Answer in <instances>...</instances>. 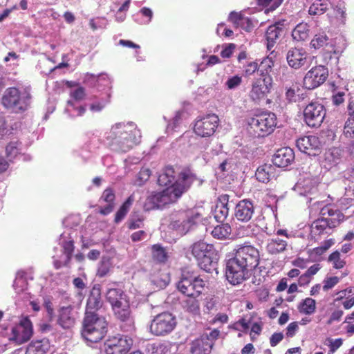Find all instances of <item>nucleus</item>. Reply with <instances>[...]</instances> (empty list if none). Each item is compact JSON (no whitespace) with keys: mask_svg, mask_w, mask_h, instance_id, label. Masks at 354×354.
Instances as JSON below:
<instances>
[{"mask_svg":"<svg viewBox=\"0 0 354 354\" xmlns=\"http://www.w3.org/2000/svg\"><path fill=\"white\" fill-rule=\"evenodd\" d=\"M260 263L259 250L249 243L238 245L226 261L225 277L234 286L248 280Z\"/></svg>","mask_w":354,"mask_h":354,"instance_id":"obj_1","label":"nucleus"},{"mask_svg":"<svg viewBox=\"0 0 354 354\" xmlns=\"http://www.w3.org/2000/svg\"><path fill=\"white\" fill-rule=\"evenodd\" d=\"M141 133L133 122H119L106 133V139L115 151L127 152L141 140Z\"/></svg>","mask_w":354,"mask_h":354,"instance_id":"obj_2","label":"nucleus"},{"mask_svg":"<svg viewBox=\"0 0 354 354\" xmlns=\"http://www.w3.org/2000/svg\"><path fill=\"white\" fill-rule=\"evenodd\" d=\"M108 324L105 318L98 315L84 316L81 334L87 342L97 343L106 335Z\"/></svg>","mask_w":354,"mask_h":354,"instance_id":"obj_3","label":"nucleus"},{"mask_svg":"<svg viewBox=\"0 0 354 354\" xmlns=\"http://www.w3.org/2000/svg\"><path fill=\"white\" fill-rule=\"evenodd\" d=\"M190 250L201 269L207 272L216 270L218 259L213 245L197 241L190 246Z\"/></svg>","mask_w":354,"mask_h":354,"instance_id":"obj_4","label":"nucleus"},{"mask_svg":"<svg viewBox=\"0 0 354 354\" xmlns=\"http://www.w3.org/2000/svg\"><path fill=\"white\" fill-rule=\"evenodd\" d=\"M278 120L275 113L263 111L255 114L249 121V125L259 137L272 134L277 127Z\"/></svg>","mask_w":354,"mask_h":354,"instance_id":"obj_5","label":"nucleus"},{"mask_svg":"<svg viewBox=\"0 0 354 354\" xmlns=\"http://www.w3.org/2000/svg\"><path fill=\"white\" fill-rule=\"evenodd\" d=\"M205 281L200 277L189 272L183 273L177 283V289L189 298H198L203 292Z\"/></svg>","mask_w":354,"mask_h":354,"instance_id":"obj_6","label":"nucleus"},{"mask_svg":"<svg viewBox=\"0 0 354 354\" xmlns=\"http://www.w3.org/2000/svg\"><path fill=\"white\" fill-rule=\"evenodd\" d=\"M31 96L27 90H10L2 97L3 105L15 113L26 111L30 105Z\"/></svg>","mask_w":354,"mask_h":354,"instance_id":"obj_7","label":"nucleus"},{"mask_svg":"<svg viewBox=\"0 0 354 354\" xmlns=\"http://www.w3.org/2000/svg\"><path fill=\"white\" fill-rule=\"evenodd\" d=\"M201 218L202 214L197 209H187L175 215L169 227L180 235H184L193 225L201 221Z\"/></svg>","mask_w":354,"mask_h":354,"instance_id":"obj_8","label":"nucleus"},{"mask_svg":"<svg viewBox=\"0 0 354 354\" xmlns=\"http://www.w3.org/2000/svg\"><path fill=\"white\" fill-rule=\"evenodd\" d=\"M177 324L176 317L169 312L156 315L150 325V332L156 336H165L171 333Z\"/></svg>","mask_w":354,"mask_h":354,"instance_id":"obj_9","label":"nucleus"},{"mask_svg":"<svg viewBox=\"0 0 354 354\" xmlns=\"http://www.w3.org/2000/svg\"><path fill=\"white\" fill-rule=\"evenodd\" d=\"M219 122V118L215 113L199 116L195 120L193 131L201 138H209L216 132Z\"/></svg>","mask_w":354,"mask_h":354,"instance_id":"obj_10","label":"nucleus"},{"mask_svg":"<svg viewBox=\"0 0 354 354\" xmlns=\"http://www.w3.org/2000/svg\"><path fill=\"white\" fill-rule=\"evenodd\" d=\"M325 116V107L317 102L308 104L304 110V121L310 127H319Z\"/></svg>","mask_w":354,"mask_h":354,"instance_id":"obj_11","label":"nucleus"},{"mask_svg":"<svg viewBox=\"0 0 354 354\" xmlns=\"http://www.w3.org/2000/svg\"><path fill=\"white\" fill-rule=\"evenodd\" d=\"M196 180V176L192 169L185 167L178 173L176 180L169 187L176 197L179 198Z\"/></svg>","mask_w":354,"mask_h":354,"instance_id":"obj_12","label":"nucleus"},{"mask_svg":"<svg viewBox=\"0 0 354 354\" xmlns=\"http://www.w3.org/2000/svg\"><path fill=\"white\" fill-rule=\"evenodd\" d=\"M133 344V340L127 336L116 335L109 337L104 342L106 354H127Z\"/></svg>","mask_w":354,"mask_h":354,"instance_id":"obj_13","label":"nucleus"},{"mask_svg":"<svg viewBox=\"0 0 354 354\" xmlns=\"http://www.w3.org/2000/svg\"><path fill=\"white\" fill-rule=\"evenodd\" d=\"M32 334V324L28 317H25L21 318L19 323L12 328L10 339L19 345L27 342Z\"/></svg>","mask_w":354,"mask_h":354,"instance_id":"obj_14","label":"nucleus"},{"mask_svg":"<svg viewBox=\"0 0 354 354\" xmlns=\"http://www.w3.org/2000/svg\"><path fill=\"white\" fill-rule=\"evenodd\" d=\"M178 199L169 186L161 192H154L149 196L145 206L148 209L160 208L165 205L176 202Z\"/></svg>","mask_w":354,"mask_h":354,"instance_id":"obj_15","label":"nucleus"},{"mask_svg":"<svg viewBox=\"0 0 354 354\" xmlns=\"http://www.w3.org/2000/svg\"><path fill=\"white\" fill-rule=\"evenodd\" d=\"M328 75V69L323 66L311 68L304 78V88H317L326 81Z\"/></svg>","mask_w":354,"mask_h":354,"instance_id":"obj_16","label":"nucleus"},{"mask_svg":"<svg viewBox=\"0 0 354 354\" xmlns=\"http://www.w3.org/2000/svg\"><path fill=\"white\" fill-rule=\"evenodd\" d=\"M255 207L250 199L239 201L234 207V217L242 223H248L252 220L254 215Z\"/></svg>","mask_w":354,"mask_h":354,"instance_id":"obj_17","label":"nucleus"},{"mask_svg":"<svg viewBox=\"0 0 354 354\" xmlns=\"http://www.w3.org/2000/svg\"><path fill=\"white\" fill-rule=\"evenodd\" d=\"M320 216L329 225L330 229L339 226L345 219L344 214L330 205H325L321 209Z\"/></svg>","mask_w":354,"mask_h":354,"instance_id":"obj_18","label":"nucleus"},{"mask_svg":"<svg viewBox=\"0 0 354 354\" xmlns=\"http://www.w3.org/2000/svg\"><path fill=\"white\" fill-rule=\"evenodd\" d=\"M297 147L301 152L308 155H315L319 149L320 141L315 136H304L297 140Z\"/></svg>","mask_w":354,"mask_h":354,"instance_id":"obj_19","label":"nucleus"},{"mask_svg":"<svg viewBox=\"0 0 354 354\" xmlns=\"http://www.w3.org/2000/svg\"><path fill=\"white\" fill-rule=\"evenodd\" d=\"M307 53L304 48H292L288 50L286 59L289 66L297 69L306 64Z\"/></svg>","mask_w":354,"mask_h":354,"instance_id":"obj_20","label":"nucleus"},{"mask_svg":"<svg viewBox=\"0 0 354 354\" xmlns=\"http://www.w3.org/2000/svg\"><path fill=\"white\" fill-rule=\"evenodd\" d=\"M102 304L100 288L95 286L93 287L87 299L84 316L89 315H97L96 311L100 309Z\"/></svg>","mask_w":354,"mask_h":354,"instance_id":"obj_21","label":"nucleus"},{"mask_svg":"<svg viewBox=\"0 0 354 354\" xmlns=\"http://www.w3.org/2000/svg\"><path fill=\"white\" fill-rule=\"evenodd\" d=\"M295 160L294 151L290 147L278 149L272 158L274 165L278 167H286Z\"/></svg>","mask_w":354,"mask_h":354,"instance_id":"obj_22","label":"nucleus"},{"mask_svg":"<svg viewBox=\"0 0 354 354\" xmlns=\"http://www.w3.org/2000/svg\"><path fill=\"white\" fill-rule=\"evenodd\" d=\"M57 324L64 329H69L75 324L73 308L71 306H63L58 310Z\"/></svg>","mask_w":354,"mask_h":354,"instance_id":"obj_23","label":"nucleus"},{"mask_svg":"<svg viewBox=\"0 0 354 354\" xmlns=\"http://www.w3.org/2000/svg\"><path fill=\"white\" fill-rule=\"evenodd\" d=\"M283 21H279L274 24L270 25L268 28L266 37L267 40V48L268 50H272L279 37L283 33Z\"/></svg>","mask_w":354,"mask_h":354,"instance_id":"obj_24","label":"nucleus"},{"mask_svg":"<svg viewBox=\"0 0 354 354\" xmlns=\"http://www.w3.org/2000/svg\"><path fill=\"white\" fill-rule=\"evenodd\" d=\"M50 347V342L46 338L34 340L28 345L26 354H45Z\"/></svg>","mask_w":354,"mask_h":354,"instance_id":"obj_25","label":"nucleus"},{"mask_svg":"<svg viewBox=\"0 0 354 354\" xmlns=\"http://www.w3.org/2000/svg\"><path fill=\"white\" fill-rule=\"evenodd\" d=\"M106 299L111 308L121 302L129 300L125 292L120 288H109L106 293Z\"/></svg>","mask_w":354,"mask_h":354,"instance_id":"obj_26","label":"nucleus"},{"mask_svg":"<svg viewBox=\"0 0 354 354\" xmlns=\"http://www.w3.org/2000/svg\"><path fill=\"white\" fill-rule=\"evenodd\" d=\"M115 195L113 190L111 188L106 189L103 192L100 197V200L107 203V205L104 207H100V214L102 215H107L110 214L113 210L115 206Z\"/></svg>","mask_w":354,"mask_h":354,"instance_id":"obj_27","label":"nucleus"},{"mask_svg":"<svg viewBox=\"0 0 354 354\" xmlns=\"http://www.w3.org/2000/svg\"><path fill=\"white\" fill-rule=\"evenodd\" d=\"M115 318L121 322L128 321L131 315L129 300L121 302L111 308Z\"/></svg>","mask_w":354,"mask_h":354,"instance_id":"obj_28","label":"nucleus"},{"mask_svg":"<svg viewBox=\"0 0 354 354\" xmlns=\"http://www.w3.org/2000/svg\"><path fill=\"white\" fill-rule=\"evenodd\" d=\"M255 176L259 182L266 183L275 176V168L270 164H265L258 167Z\"/></svg>","mask_w":354,"mask_h":354,"instance_id":"obj_29","label":"nucleus"},{"mask_svg":"<svg viewBox=\"0 0 354 354\" xmlns=\"http://www.w3.org/2000/svg\"><path fill=\"white\" fill-rule=\"evenodd\" d=\"M271 90H251L250 96L258 104L267 105L272 102L270 95Z\"/></svg>","mask_w":354,"mask_h":354,"instance_id":"obj_30","label":"nucleus"},{"mask_svg":"<svg viewBox=\"0 0 354 354\" xmlns=\"http://www.w3.org/2000/svg\"><path fill=\"white\" fill-rule=\"evenodd\" d=\"M228 19L236 26H241L246 31H250L252 28V22L248 17H244L241 13L231 12Z\"/></svg>","mask_w":354,"mask_h":354,"instance_id":"obj_31","label":"nucleus"},{"mask_svg":"<svg viewBox=\"0 0 354 354\" xmlns=\"http://www.w3.org/2000/svg\"><path fill=\"white\" fill-rule=\"evenodd\" d=\"M152 260L159 264H164L168 260V254L165 248L160 244H154L151 248Z\"/></svg>","mask_w":354,"mask_h":354,"instance_id":"obj_32","label":"nucleus"},{"mask_svg":"<svg viewBox=\"0 0 354 354\" xmlns=\"http://www.w3.org/2000/svg\"><path fill=\"white\" fill-rule=\"evenodd\" d=\"M308 9L310 15H320L324 14L330 5V0H311Z\"/></svg>","mask_w":354,"mask_h":354,"instance_id":"obj_33","label":"nucleus"},{"mask_svg":"<svg viewBox=\"0 0 354 354\" xmlns=\"http://www.w3.org/2000/svg\"><path fill=\"white\" fill-rule=\"evenodd\" d=\"M175 179V171L171 166L166 167L162 173L158 176V183L160 186L171 185Z\"/></svg>","mask_w":354,"mask_h":354,"instance_id":"obj_34","label":"nucleus"},{"mask_svg":"<svg viewBox=\"0 0 354 354\" xmlns=\"http://www.w3.org/2000/svg\"><path fill=\"white\" fill-rule=\"evenodd\" d=\"M287 247V241L279 238L272 239L267 245V251L272 254L283 252Z\"/></svg>","mask_w":354,"mask_h":354,"instance_id":"obj_35","label":"nucleus"},{"mask_svg":"<svg viewBox=\"0 0 354 354\" xmlns=\"http://www.w3.org/2000/svg\"><path fill=\"white\" fill-rule=\"evenodd\" d=\"M309 36V26L306 23H300L292 31V37L297 41H304Z\"/></svg>","mask_w":354,"mask_h":354,"instance_id":"obj_36","label":"nucleus"},{"mask_svg":"<svg viewBox=\"0 0 354 354\" xmlns=\"http://www.w3.org/2000/svg\"><path fill=\"white\" fill-rule=\"evenodd\" d=\"M286 97L288 102L291 103L309 100L308 93L306 90H287Z\"/></svg>","mask_w":354,"mask_h":354,"instance_id":"obj_37","label":"nucleus"},{"mask_svg":"<svg viewBox=\"0 0 354 354\" xmlns=\"http://www.w3.org/2000/svg\"><path fill=\"white\" fill-rule=\"evenodd\" d=\"M333 15L334 16H329L331 23L338 26L345 24L346 9L342 3H340L333 8Z\"/></svg>","mask_w":354,"mask_h":354,"instance_id":"obj_38","label":"nucleus"},{"mask_svg":"<svg viewBox=\"0 0 354 354\" xmlns=\"http://www.w3.org/2000/svg\"><path fill=\"white\" fill-rule=\"evenodd\" d=\"M232 232V228L228 223H222L218 225L212 231V235L218 239H227Z\"/></svg>","mask_w":354,"mask_h":354,"instance_id":"obj_39","label":"nucleus"},{"mask_svg":"<svg viewBox=\"0 0 354 354\" xmlns=\"http://www.w3.org/2000/svg\"><path fill=\"white\" fill-rule=\"evenodd\" d=\"M299 311L305 315H312L316 310L315 300L308 297L304 299L298 306Z\"/></svg>","mask_w":354,"mask_h":354,"instance_id":"obj_40","label":"nucleus"},{"mask_svg":"<svg viewBox=\"0 0 354 354\" xmlns=\"http://www.w3.org/2000/svg\"><path fill=\"white\" fill-rule=\"evenodd\" d=\"M133 202V198L132 196H130L122 203V205L120 206V207L117 211V212L115 215L114 221L115 223H118L120 222L124 218V216L128 213L131 206L132 205Z\"/></svg>","mask_w":354,"mask_h":354,"instance_id":"obj_41","label":"nucleus"},{"mask_svg":"<svg viewBox=\"0 0 354 354\" xmlns=\"http://www.w3.org/2000/svg\"><path fill=\"white\" fill-rule=\"evenodd\" d=\"M327 228H329V225L322 216L315 220L311 225L312 232L316 235L323 234Z\"/></svg>","mask_w":354,"mask_h":354,"instance_id":"obj_42","label":"nucleus"},{"mask_svg":"<svg viewBox=\"0 0 354 354\" xmlns=\"http://www.w3.org/2000/svg\"><path fill=\"white\" fill-rule=\"evenodd\" d=\"M272 77L268 74H262L256 80L252 88H270L272 86Z\"/></svg>","mask_w":354,"mask_h":354,"instance_id":"obj_43","label":"nucleus"},{"mask_svg":"<svg viewBox=\"0 0 354 354\" xmlns=\"http://www.w3.org/2000/svg\"><path fill=\"white\" fill-rule=\"evenodd\" d=\"M328 37L325 32L316 34L310 41V46L315 48H320L328 44Z\"/></svg>","mask_w":354,"mask_h":354,"instance_id":"obj_44","label":"nucleus"},{"mask_svg":"<svg viewBox=\"0 0 354 354\" xmlns=\"http://www.w3.org/2000/svg\"><path fill=\"white\" fill-rule=\"evenodd\" d=\"M283 1V0H257V2L259 6L266 8L265 12L268 13L277 8Z\"/></svg>","mask_w":354,"mask_h":354,"instance_id":"obj_45","label":"nucleus"},{"mask_svg":"<svg viewBox=\"0 0 354 354\" xmlns=\"http://www.w3.org/2000/svg\"><path fill=\"white\" fill-rule=\"evenodd\" d=\"M18 142H10L6 147V155L10 161L15 158L19 153Z\"/></svg>","mask_w":354,"mask_h":354,"instance_id":"obj_46","label":"nucleus"},{"mask_svg":"<svg viewBox=\"0 0 354 354\" xmlns=\"http://www.w3.org/2000/svg\"><path fill=\"white\" fill-rule=\"evenodd\" d=\"M328 261L331 262L333 268L335 269H341L346 265V261L340 257V252L335 251L332 252L328 257Z\"/></svg>","mask_w":354,"mask_h":354,"instance_id":"obj_47","label":"nucleus"},{"mask_svg":"<svg viewBox=\"0 0 354 354\" xmlns=\"http://www.w3.org/2000/svg\"><path fill=\"white\" fill-rule=\"evenodd\" d=\"M112 86V80L111 78L106 73H102L97 75V80L94 84V87H111Z\"/></svg>","mask_w":354,"mask_h":354,"instance_id":"obj_48","label":"nucleus"},{"mask_svg":"<svg viewBox=\"0 0 354 354\" xmlns=\"http://www.w3.org/2000/svg\"><path fill=\"white\" fill-rule=\"evenodd\" d=\"M151 281L157 286L165 287L168 284L169 277L167 274H162L158 272L157 274H154L152 276Z\"/></svg>","mask_w":354,"mask_h":354,"instance_id":"obj_49","label":"nucleus"},{"mask_svg":"<svg viewBox=\"0 0 354 354\" xmlns=\"http://www.w3.org/2000/svg\"><path fill=\"white\" fill-rule=\"evenodd\" d=\"M230 207H223L218 205H216L214 211V217L217 221L223 222L228 216Z\"/></svg>","mask_w":354,"mask_h":354,"instance_id":"obj_50","label":"nucleus"},{"mask_svg":"<svg viewBox=\"0 0 354 354\" xmlns=\"http://www.w3.org/2000/svg\"><path fill=\"white\" fill-rule=\"evenodd\" d=\"M185 307L189 313L196 314L200 310V304L197 298H189L185 301Z\"/></svg>","mask_w":354,"mask_h":354,"instance_id":"obj_51","label":"nucleus"},{"mask_svg":"<svg viewBox=\"0 0 354 354\" xmlns=\"http://www.w3.org/2000/svg\"><path fill=\"white\" fill-rule=\"evenodd\" d=\"M187 113L183 110L177 111L175 116L173 118L171 122L169 124V127H171L172 129H174L181 124L183 120H185L187 118Z\"/></svg>","mask_w":354,"mask_h":354,"instance_id":"obj_52","label":"nucleus"},{"mask_svg":"<svg viewBox=\"0 0 354 354\" xmlns=\"http://www.w3.org/2000/svg\"><path fill=\"white\" fill-rule=\"evenodd\" d=\"M326 341L328 342V344H326V345H328L329 347L328 354H334V353L336 352V351L340 348L343 344V340L342 338H337L335 339L327 338Z\"/></svg>","mask_w":354,"mask_h":354,"instance_id":"obj_53","label":"nucleus"},{"mask_svg":"<svg viewBox=\"0 0 354 354\" xmlns=\"http://www.w3.org/2000/svg\"><path fill=\"white\" fill-rule=\"evenodd\" d=\"M62 247L64 253L66 256V261L69 262L72 258V254L75 249L74 241L73 240L65 241L64 242Z\"/></svg>","mask_w":354,"mask_h":354,"instance_id":"obj_54","label":"nucleus"},{"mask_svg":"<svg viewBox=\"0 0 354 354\" xmlns=\"http://www.w3.org/2000/svg\"><path fill=\"white\" fill-rule=\"evenodd\" d=\"M343 133L348 138H354V121L351 118L346 121Z\"/></svg>","mask_w":354,"mask_h":354,"instance_id":"obj_55","label":"nucleus"},{"mask_svg":"<svg viewBox=\"0 0 354 354\" xmlns=\"http://www.w3.org/2000/svg\"><path fill=\"white\" fill-rule=\"evenodd\" d=\"M334 243L333 239H328L325 241L321 246L317 247L313 249L315 254L318 256L322 255L325 253Z\"/></svg>","mask_w":354,"mask_h":354,"instance_id":"obj_56","label":"nucleus"},{"mask_svg":"<svg viewBox=\"0 0 354 354\" xmlns=\"http://www.w3.org/2000/svg\"><path fill=\"white\" fill-rule=\"evenodd\" d=\"M233 195L223 194H221L217 199L216 205L223 206V207H229L230 203H234L233 200Z\"/></svg>","mask_w":354,"mask_h":354,"instance_id":"obj_57","label":"nucleus"},{"mask_svg":"<svg viewBox=\"0 0 354 354\" xmlns=\"http://www.w3.org/2000/svg\"><path fill=\"white\" fill-rule=\"evenodd\" d=\"M236 45L234 44H226L223 46V50L221 52V55L223 58H229L232 56Z\"/></svg>","mask_w":354,"mask_h":354,"instance_id":"obj_58","label":"nucleus"},{"mask_svg":"<svg viewBox=\"0 0 354 354\" xmlns=\"http://www.w3.org/2000/svg\"><path fill=\"white\" fill-rule=\"evenodd\" d=\"M242 82V77L239 75H234L228 78L226 82V85L228 88H234L241 85Z\"/></svg>","mask_w":354,"mask_h":354,"instance_id":"obj_59","label":"nucleus"},{"mask_svg":"<svg viewBox=\"0 0 354 354\" xmlns=\"http://www.w3.org/2000/svg\"><path fill=\"white\" fill-rule=\"evenodd\" d=\"M339 279L337 277H332L324 280L323 290L327 291L333 288L336 284L338 283Z\"/></svg>","mask_w":354,"mask_h":354,"instance_id":"obj_60","label":"nucleus"},{"mask_svg":"<svg viewBox=\"0 0 354 354\" xmlns=\"http://www.w3.org/2000/svg\"><path fill=\"white\" fill-rule=\"evenodd\" d=\"M151 176V170L148 168H142L140 169L138 174V180L139 181V185H142L145 182H146Z\"/></svg>","mask_w":354,"mask_h":354,"instance_id":"obj_61","label":"nucleus"},{"mask_svg":"<svg viewBox=\"0 0 354 354\" xmlns=\"http://www.w3.org/2000/svg\"><path fill=\"white\" fill-rule=\"evenodd\" d=\"M299 329V324L297 322H291L286 328V335L287 337H292L295 335Z\"/></svg>","mask_w":354,"mask_h":354,"instance_id":"obj_62","label":"nucleus"},{"mask_svg":"<svg viewBox=\"0 0 354 354\" xmlns=\"http://www.w3.org/2000/svg\"><path fill=\"white\" fill-rule=\"evenodd\" d=\"M89 26L93 30H96L99 28H104L106 26V23L104 19H92L89 21Z\"/></svg>","mask_w":354,"mask_h":354,"instance_id":"obj_63","label":"nucleus"},{"mask_svg":"<svg viewBox=\"0 0 354 354\" xmlns=\"http://www.w3.org/2000/svg\"><path fill=\"white\" fill-rule=\"evenodd\" d=\"M97 80V75L91 73H86L82 77V82L89 86H93L95 81Z\"/></svg>","mask_w":354,"mask_h":354,"instance_id":"obj_64","label":"nucleus"}]
</instances>
